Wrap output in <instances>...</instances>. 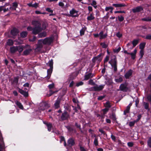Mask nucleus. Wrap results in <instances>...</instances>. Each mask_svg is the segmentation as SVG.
<instances>
[{"instance_id":"obj_1","label":"nucleus","mask_w":151,"mask_h":151,"mask_svg":"<svg viewBox=\"0 0 151 151\" xmlns=\"http://www.w3.org/2000/svg\"><path fill=\"white\" fill-rule=\"evenodd\" d=\"M53 36H51L45 38L44 39H41L38 40L36 50L38 51L40 50L43 47V45H50L54 40Z\"/></svg>"},{"instance_id":"obj_2","label":"nucleus","mask_w":151,"mask_h":151,"mask_svg":"<svg viewBox=\"0 0 151 151\" xmlns=\"http://www.w3.org/2000/svg\"><path fill=\"white\" fill-rule=\"evenodd\" d=\"M32 24L35 27L32 33L34 34H37L42 30L45 29L46 27H41V24L40 22L37 21H34L32 22Z\"/></svg>"},{"instance_id":"obj_3","label":"nucleus","mask_w":151,"mask_h":151,"mask_svg":"<svg viewBox=\"0 0 151 151\" xmlns=\"http://www.w3.org/2000/svg\"><path fill=\"white\" fill-rule=\"evenodd\" d=\"M53 62L52 60H50L47 63V65L50 67V68L47 70V75L46 78L48 79L50 77L52 71Z\"/></svg>"},{"instance_id":"obj_4","label":"nucleus","mask_w":151,"mask_h":151,"mask_svg":"<svg viewBox=\"0 0 151 151\" xmlns=\"http://www.w3.org/2000/svg\"><path fill=\"white\" fill-rule=\"evenodd\" d=\"M23 48L22 46H12L10 48V52L12 53H14L18 51L20 53L23 50Z\"/></svg>"},{"instance_id":"obj_5","label":"nucleus","mask_w":151,"mask_h":151,"mask_svg":"<svg viewBox=\"0 0 151 151\" xmlns=\"http://www.w3.org/2000/svg\"><path fill=\"white\" fill-rule=\"evenodd\" d=\"M109 63L111 65V66L114 68V71H116L117 70V66L116 57L113 56V58L109 61Z\"/></svg>"},{"instance_id":"obj_6","label":"nucleus","mask_w":151,"mask_h":151,"mask_svg":"<svg viewBox=\"0 0 151 151\" xmlns=\"http://www.w3.org/2000/svg\"><path fill=\"white\" fill-rule=\"evenodd\" d=\"M24 90H23L20 88H18V91L21 94L25 97H27L28 96V90L27 88H25Z\"/></svg>"},{"instance_id":"obj_7","label":"nucleus","mask_w":151,"mask_h":151,"mask_svg":"<svg viewBox=\"0 0 151 151\" xmlns=\"http://www.w3.org/2000/svg\"><path fill=\"white\" fill-rule=\"evenodd\" d=\"M70 15L72 17H78V11L75 10L74 9H73L70 12Z\"/></svg>"},{"instance_id":"obj_8","label":"nucleus","mask_w":151,"mask_h":151,"mask_svg":"<svg viewBox=\"0 0 151 151\" xmlns=\"http://www.w3.org/2000/svg\"><path fill=\"white\" fill-rule=\"evenodd\" d=\"M104 85L98 86L96 85L92 88L93 90L94 91H99L102 90L104 88Z\"/></svg>"},{"instance_id":"obj_9","label":"nucleus","mask_w":151,"mask_h":151,"mask_svg":"<svg viewBox=\"0 0 151 151\" xmlns=\"http://www.w3.org/2000/svg\"><path fill=\"white\" fill-rule=\"evenodd\" d=\"M41 106V109L42 110H45L50 107V105L46 102H43L41 103L40 104Z\"/></svg>"},{"instance_id":"obj_10","label":"nucleus","mask_w":151,"mask_h":151,"mask_svg":"<svg viewBox=\"0 0 151 151\" xmlns=\"http://www.w3.org/2000/svg\"><path fill=\"white\" fill-rule=\"evenodd\" d=\"M102 57L101 54L99 55L97 57H94L93 59V62L99 63L102 60Z\"/></svg>"},{"instance_id":"obj_11","label":"nucleus","mask_w":151,"mask_h":151,"mask_svg":"<svg viewBox=\"0 0 151 151\" xmlns=\"http://www.w3.org/2000/svg\"><path fill=\"white\" fill-rule=\"evenodd\" d=\"M143 10V8L141 6H138L132 9V11L133 13L139 12Z\"/></svg>"},{"instance_id":"obj_12","label":"nucleus","mask_w":151,"mask_h":151,"mask_svg":"<svg viewBox=\"0 0 151 151\" xmlns=\"http://www.w3.org/2000/svg\"><path fill=\"white\" fill-rule=\"evenodd\" d=\"M119 89L121 91L125 92L127 91L128 89L126 85L125 84H121L119 87Z\"/></svg>"},{"instance_id":"obj_13","label":"nucleus","mask_w":151,"mask_h":151,"mask_svg":"<svg viewBox=\"0 0 151 151\" xmlns=\"http://www.w3.org/2000/svg\"><path fill=\"white\" fill-rule=\"evenodd\" d=\"M69 115L68 114L67 112L65 111L62 114L61 116V118L62 120H65L69 118Z\"/></svg>"},{"instance_id":"obj_14","label":"nucleus","mask_w":151,"mask_h":151,"mask_svg":"<svg viewBox=\"0 0 151 151\" xmlns=\"http://www.w3.org/2000/svg\"><path fill=\"white\" fill-rule=\"evenodd\" d=\"M4 148V144L1 134L0 135V151Z\"/></svg>"},{"instance_id":"obj_15","label":"nucleus","mask_w":151,"mask_h":151,"mask_svg":"<svg viewBox=\"0 0 151 151\" xmlns=\"http://www.w3.org/2000/svg\"><path fill=\"white\" fill-rule=\"evenodd\" d=\"M132 73V70H129L124 75V76L126 79H128L129 78L130 76Z\"/></svg>"},{"instance_id":"obj_16","label":"nucleus","mask_w":151,"mask_h":151,"mask_svg":"<svg viewBox=\"0 0 151 151\" xmlns=\"http://www.w3.org/2000/svg\"><path fill=\"white\" fill-rule=\"evenodd\" d=\"M26 46L28 47V49L25 50L23 52V55H27L29 54L30 52L31 51L32 49L29 48V46L27 45Z\"/></svg>"},{"instance_id":"obj_17","label":"nucleus","mask_w":151,"mask_h":151,"mask_svg":"<svg viewBox=\"0 0 151 151\" xmlns=\"http://www.w3.org/2000/svg\"><path fill=\"white\" fill-rule=\"evenodd\" d=\"M18 77H15L11 79V82L12 85H16L18 83Z\"/></svg>"},{"instance_id":"obj_18","label":"nucleus","mask_w":151,"mask_h":151,"mask_svg":"<svg viewBox=\"0 0 151 151\" xmlns=\"http://www.w3.org/2000/svg\"><path fill=\"white\" fill-rule=\"evenodd\" d=\"M74 144V140L72 139H69L68 141V146H71Z\"/></svg>"},{"instance_id":"obj_19","label":"nucleus","mask_w":151,"mask_h":151,"mask_svg":"<svg viewBox=\"0 0 151 151\" xmlns=\"http://www.w3.org/2000/svg\"><path fill=\"white\" fill-rule=\"evenodd\" d=\"M18 30L16 28H14L11 31V34L13 36H15L18 33Z\"/></svg>"},{"instance_id":"obj_20","label":"nucleus","mask_w":151,"mask_h":151,"mask_svg":"<svg viewBox=\"0 0 151 151\" xmlns=\"http://www.w3.org/2000/svg\"><path fill=\"white\" fill-rule=\"evenodd\" d=\"M95 19L94 14L93 13H91L90 15L87 17V19L88 21H91Z\"/></svg>"},{"instance_id":"obj_21","label":"nucleus","mask_w":151,"mask_h":151,"mask_svg":"<svg viewBox=\"0 0 151 151\" xmlns=\"http://www.w3.org/2000/svg\"><path fill=\"white\" fill-rule=\"evenodd\" d=\"M132 105L131 104H130L127 107L126 109L124 111V114L126 115V114L129 112V110L130 109V106Z\"/></svg>"},{"instance_id":"obj_22","label":"nucleus","mask_w":151,"mask_h":151,"mask_svg":"<svg viewBox=\"0 0 151 151\" xmlns=\"http://www.w3.org/2000/svg\"><path fill=\"white\" fill-rule=\"evenodd\" d=\"M137 50L135 49L134 50L133 52L130 53V55H131V58L134 60L136 57V54Z\"/></svg>"},{"instance_id":"obj_23","label":"nucleus","mask_w":151,"mask_h":151,"mask_svg":"<svg viewBox=\"0 0 151 151\" xmlns=\"http://www.w3.org/2000/svg\"><path fill=\"white\" fill-rule=\"evenodd\" d=\"M107 36L106 34H103V31L99 33V37H100L99 38L100 39H102L106 37Z\"/></svg>"},{"instance_id":"obj_24","label":"nucleus","mask_w":151,"mask_h":151,"mask_svg":"<svg viewBox=\"0 0 151 151\" xmlns=\"http://www.w3.org/2000/svg\"><path fill=\"white\" fill-rule=\"evenodd\" d=\"M60 100L58 99L56 100L54 104V106L56 108H58L60 106Z\"/></svg>"},{"instance_id":"obj_25","label":"nucleus","mask_w":151,"mask_h":151,"mask_svg":"<svg viewBox=\"0 0 151 151\" xmlns=\"http://www.w3.org/2000/svg\"><path fill=\"white\" fill-rule=\"evenodd\" d=\"M93 76V74L91 73H89L87 75L85 76L84 79L85 80H88L90 78H92Z\"/></svg>"},{"instance_id":"obj_26","label":"nucleus","mask_w":151,"mask_h":151,"mask_svg":"<svg viewBox=\"0 0 151 151\" xmlns=\"http://www.w3.org/2000/svg\"><path fill=\"white\" fill-rule=\"evenodd\" d=\"M112 5L116 7H119L125 6L126 5L124 4H113Z\"/></svg>"},{"instance_id":"obj_27","label":"nucleus","mask_w":151,"mask_h":151,"mask_svg":"<svg viewBox=\"0 0 151 151\" xmlns=\"http://www.w3.org/2000/svg\"><path fill=\"white\" fill-rule=\"evenodd\" d=\"M86 29V28L85 27H84L81 30H80V35L81 36H82L84 35Z\"/></svg>"},{"instance_id":"obj_28","label":"nucleus","mask_w":151,"mask_h":151,"mask_svg":"<svg viewBox=\"0 0 151 151\" xmlns=\"http://www.w3.org/2000/svg\"><path fill=\"white\" fill-rule=\"evenodd\" d=\"M46 36V33L45 32H43L40 33L38 35V37L39 38H42Z\"/></svg>"},{"instance_id":"obj_29","label":"nucleus","mask_w":151,"mask_h":151,"mask_svg":"<svg viewBox=\"0 0 151 151\" xmlns=\"http://www.w3.org/2000/svg\"><path fill=\"white\" fill-rule=\"evenodd\" d=\"M6 43L8 45H13L14 44V41L12 40L9 39L7 42Z\"/></svg>"},{"instance_id":"obj_30","label":"nucleus","mask_w":151,"mask_h":151,"mask_svg":"<svg viewBox=\"0 0 151 151\" xmlns=\"http://www.w3.org/2000/svg\"><path fill=\"white\" fill-rule=\"evenodd\" d=\"M142 21L146 22H151V17H147L145 18H143L142 19Z\"/></svg>"},{"instance_id":"obj_31","label":"nucleus","mask_w":151,"mask_h":151,"mask_svg":"<svg viewBox=\"0 0 151 151\" xmlns=\"http://www.w3.org/2000/svg\"><path fill=\"white\" fill-rule=\"evenodd\" d=\"M16 104L20 109H24L22 105L19 102L17 101L16 102Z\"/></svg>"},{"instance_id":"obj_32","label":"nucleus","mask_w":151,"mask_h":151,"mask_svg":"<svg viewBox=\"0 0 151 151\" xmlns=\"http://www.w3.org/2000/svg\"><path fill=\"white\" fill-rule=\"evenodd\" d=\"M27 33L26 31H23L20 34L21 36L23 38L27 36Z\"/></svg>"},{"instance_id":"obj_33","label":"nucleus","mask_w":151,"mask_h":151,"mask_svg":"<svg viewBox=\"0 0 151 151\" xmlns=\"http://www.w3.org/2000/svg\"><path fill=\"white\" fill-rule=\"evenodd\" d=\"M138 40H134L132 42V44L133 47H135L138 43Z\"/></svg>"},{"instance_id":"obj_34","label":"nucleus","mask_w":151,"mask_h":151,"mask_svg":"<svg viewBox=\"0 0 151 151\" xmlns=\"http://www.w3.org/2000/svg\"><path fill=\"white\" fill-rule=\"evenodd\" d=\"M46 125L47 127L48 130L49 132L50 131L52 127V124L49 123L48 124H47Z\"/></svg>"},{"instance_id":"obj_35","label":"nucleus","mask_w":151,"mask_h":151,"mask_svg":"<svg viewBox=\"0 0 151 151\" xmlns=\"http://www.w3.org/2000/svg\"><path fill=\"white\" fill-rule=\"evenodd\" d=\"M145 43L144 42L141 43L139 45V48L141 50H143L145 47Z\"/></svg>"},{"instance_id":"obj_36","label":"nucleus","mask_w":151,"mask_h":151,"mask_svg":"<svg viewBox=\"0 0 151 151\" xmlns=\"http://www.w3.org/2000/svg\"><path fill=\"white\" fill-rule=\"evenodd\" d=\"M108 110L109 109L108 108H106L102 110L101 113L104 115L107 112Z\"/></svg>"},{"instance_id":"obj_37","label":"nucleus","mask_w":151,"mask_h":151,"mask_svg":"<svg viewBox=\"0 0 151 151\" xmlns=\"http://www.w3.org/2000/svg\"><path fill=\"white\" fill-rule=\"evenodd\" d=\"M115 81L117 83H120L122 81L123 79L122 77H120L118 78L115 79Z\"/></svg>"},{"instance_id":"obj_38","label":"nucleus","mask_w":151,"mask_h":151,"mask_svg":"<svg viewBox=\"0 0 151 151\" xmlns=\"http://www.w3.org/2000/svg\"><path fill=\"white\" fill-rule=\"evenodd\" d=\"M104 106L106 108H108V109L111 107V105L109 101H107L104 104Z\"/></svg>"},{"instance_id":"obj_39","label":"nucleus","mask_w":151,"mask_h":151,"mask_svg":"<svg viewBox=\"0 0 151 151\" xmlns=\"http://www.w3.org/2000/svg\"><path fill=\"white\" fill-rule=\"evenodd\" d=\"M91 5L93 6L94 8L96 9L97 6H96V1L95 0H93L92 2V3H91Z\"/></svg>"},{"instance_id":"obj_40","label":"nucleus","mask_w":151,"mask_h":151,"mask_svg":"<svg viewBox=\"0 0 151 151\" xmlns=\"http://www.w3.org/2000/svg\"><path fill=\"white\" fill-rule=\"evenodd\" d=\"M100 45L103 48H106L107 47V45L104 42H101Z\"/></svg>"},{"instance_id":"obj_41","label":"nucleus","mask_w":151,"mask_h":151,"mask_svg":"<svg viewBox=\"0 0 151 151\" xmlns=\"http://www.w3.org/2000/svg\"><path fill=\"white\" fill-rule=\"evenodd\" d=\"M64 141V146H66V142H65V138H64V137H63V136H61L60 137V142H61L62 141Z\"/></svg>"},{"instance_id":"obj_42","label":"nucleus","mask_w":151,"mask_h":151,"mask_svg":"<svg viewBox=\"0 0 151 151\" xmlns=\"http://www.w3.org/2000/svg\"><path fill=\"white\" fill-rule=\"evenodd\" d=\"M144 106L145 108L146 109L149 110V104L147 103L144 102Z\"/></svg>"},{"instance_id":"obj_43","label":"nucleus","mask_w":151,"mask_h":151,"mask_svg":"<svg viewBox=\"0 0 151 151\" xmlns=\"http://www.w3.org/2000/svg\"><path fill=\"white\" fill-rule=\"evenodd\" d=\"M121 49V47H118L117 48H116L115 49H114L113 51L114 52L118 53L120 50Z\"/></svg>"},{"instance_id":"obj_44","label":"nucleus","mask_w":151,"mask_h":151,"mask_svg":"<svg viewBox=\"0 0 151 151\" xmlns=\"http://www.w3.org/2000/svg\"><path fill=\"white\" fill-rule=\"evenodd\" d=\"M147 145L150 147H151V137L149 139L147 142Z\"/></svg>"},{"instance_id":"obj_45","label":"nucleus","mask_w":151,"mask_h":151,"mask_svg":"<svg viewBox=\"0 0 151 151\" xmlns=\"http://www.w3.org/2000/svg\"><path fill=\"white\" fill-rule=\"evenodd\" d=\"M144 54V51L143 50H141L139 52V55L140 56V58H141L143 57Z\"/></svg>"},{"instance_id":"obj_46","label":"nucleus","mask_w":151,"mask_h":151,"mask_svg":"<svg viewBox=\"0 0 151 151\" xmlns=\"http://www.w3.org/2000/svg\"><path fill=\"white\" fill-rule=\"evenodd\" d=\"M118 18L119 21L120 22H122L124 20V17L122 16H121L120 17L118 16Z\"/></svg>"},{"instance_id":"obj_47","label":"nucleus","mask_w":151,"mask_h":151,"mask_svg":"<svg viewBox=\"0 0 151 151\" xmlns=\"http://www.w3.org/2000/svg\"><path fill=\"white\" fill-rule=\"evenodd\" d=\"M94 143L96 146H97L98 145V139L96 138H95L94 141Z\"/></svg>"},{"instance_id":"obj_48","label":"nucleus","mask_w":151,"mask_h":151,"mask_svg":"<svg viewBox=\"0 0 151 151\" xmlns=\"http://www.w3.org/2000/svg\"><path fill=\"white\" fill-rule=\"evenodd\" d=\"M109 60V56L108 55L106 56L105 58L104 59V63H105L106 62H107Z\"/></svg>"},{"instance_id":"obj_49","label":"nucleus","mask_w":151,"mask_h":151,"mask_svg":"<svg viewBox=\"0 0 151 151\" xmlns=\"http://www.w3.org/2000/svg\"><path fill=\"white\" fill-rule=\"evenodd\" d=\"M112 6L106 7L105 8V10L106 11H108L110 10L111 9H112Z\"/></svg>"},{"instance_id":"obj_50","label":"nucleus","mask_w":151,"mask_h":151,"mask_svg":"<svg viewBox=\"0 0 151 151\" xmlns=\"http://www.w3.org/2000/svg\"><path fill=\"white\" fill-rule=\"evenodd\" d=\"M46 11H47L48 12H49L50 13H52L53 12V10H52L50 8H47L46 9Z\"/></svg>"},{"instance_id":"obj_51","label":"nucleus","mask_w":151,"mask_h":151,"mask_svg":"<svg viewBox=\"0 0 151 151\" xmlns=\"http://www.w3.org/2000/svg\"><path fill=\"white\" fill-rule=\"evenodd\" d=\"M54 93V91H52L51 90H50L49 91V94H48L47 95V96H51Z\"/></svg>"},{"instance_id":"obj_52","label":"nucleus","mask_w":151,"mask_h":151,"mask_svg":"<svg viewBox=\"0 0 151 151\" xmlns=\"http://www.w3.org/2000/svg\"><path fill=\"white\" fill-rule=\"evenodd\" d=\"M12 6L15 8V9L18 6V4L16 2H14L12 4Z\"/></svg>"},{"instance_id":"obj_53","label":"nucleus","mask_w":151,"mask_h":151,"mask_svg":"<svg viewBox=\"0 0 151 151\" xmlns=\"http://www.w3.org/2000/svg\"><path fill=\"white\" fill-rule=\"evenodd\" d=\"M135 123V121L130 122L129 123V125L130 126H132L134 125Z\"/></svg>"},{"instance_id":"obj_54","label":"nucleus","mask_w":151,"mask_h":151,"mask_svg":"<svg viewBox=\"0 0 151 151\" xmlns=\"http://www.w3.org/2000/svg\"><path fill=\"white\" fill-rule=\"evenodd\" d=\"M38 4L37 3H35L34 4H33L32 5V7H35V8H37L38 7Z\"/></svg>"},{"instance_id":"obj_55","label":"nucleus","mask_w":151,"mask_h":151,"mask_svg":"<svg viewBox=\"0 0 151 151\" xmlns=\"http://www.w3.org/2000/svg\"><path fill=\"white\" fill-rule=\"evenodd\" d=\"M145 39L147 40H151V35H148L146 36Z\"/></svg>"},{"instance_id":"obj_56","label":"nucleus","mask_w":151,"mask_h":151,"mask_svg":"<svg viewBox=\"0 0 151 151\" xmlns=\"http://www.w3.org/2000/svg\"><path fill=\"white\" fill-rule=\"evenodd\" d=\"M105 97V96H99L98 98V100H101L104 99Z\"/></svg>"},{"instance_id":"obj_57","label":"nucleus","mask_w":151,"mask_h":151,"mask_svg":"<svg viewBox=\"0 0 151 151\" xmlns=\"http://www.w3.org/2000/svg\"><path fill=\"white\" fill-rule=\"evenodd\" d=\"M116 35L118 37L120 38L122 37V34L119 32H118L116 33Z\"/></svg>"},{"instance_id":"obj_58","label":"nucleus","mask_w":151,"mask_h":151,"mask_svg":"<svg viewBox=\"0 0 151 151\" xmlns=\"http://www.w3.org/2000/svg\"><path fill=\"white\" fill-rule=\"evenodd\" d=\"M83 83L82 81H81L79 83H77L76 84V86H81V85H83Z\"/></svg>"},{"instance_id":"obj_59","label":"nucleus","mask_w":151,"mask_h":151,"mask_svg":"<svg viewBox=\"0 0 151 151\" xmlns=\"http://www.w3.org/2000/svg\"><path fill=\"white\" fill-rule=\"evenodd\" d=\"M36 37H35V36H34L32 39H29V40L30 41L33 42V41H35L36 40Z\"/></svg>"},{"instance_id":"obj_60","label":"nucleus","mask_w":151,"mask_h":151,"mask_svg":"<svg viewBox=\"0 0 151 151\" xmlns=\"http://www.w3.org/2000/svg\"><path fill=\"white\" fill-rule=\"evenodd\" d=\"M147 99L149 101H151V95L148 96L147 97Z\"/></svg>"},{"instance_id":"obj_61","label":"nucleus","mask_w":151,"mask_h":151,"mask_svg":"<svg viewBox=\"0 0 151 151\" xmlns=\"http://www.w3.org/2000/svg\"><path fill=\"white\" fill-rule=\"evenodd\" d=\"M128 145L130 147H132L133 145V143L132 142H129L127 143Z\"/></svg>"},{"instance_id":"obj_62","label":"nucleus","mask_w":151,"mask_h":151,"mask_svg":"<svg viewBox=\"0 0 151 151\" xmlns=\"http://www.w3.org/2000/svg\"><path fill=\"white\" fill-rule=\"evenodd\" d=\"M88 11H89V12H91L93 10V9H92V8L91 6H88Z\"/></svg>"},{"instance_id":"obj_63","label":"nucleus","mask_w":151,"mask_h":151,"mask_svg":"<svg viewBox=\"0 0 151 151\" xmlns=\"http://www.w3.org/2000/svg\"><path fill=\"white\" fill-rule=\"evenodd\" d=\"M80 150L81 151H87L83 147L81 146L80 147Z\"/></svg>"},{"instance_id":"obj_64","label":"nucleus","mask_w":151,"mask_h":151,"mask_svg":"<svg viewBox=\"0 0 151 151\" xmlns=\"http://www.w3.org/2000/svg\"><path fill=\"white\" fill-rule=\"evenodd\" d=\"M54 84L52 83V84L49 85L48 86V87L49 88L51 89V88H53L54 87Z\"/></svg>"}]
</instances>
